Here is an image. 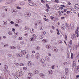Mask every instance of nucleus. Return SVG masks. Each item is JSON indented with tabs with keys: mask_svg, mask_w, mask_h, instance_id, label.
I'll use <instances>...</instances> for the list:
<instances>
[{
	"mask_svg": "<svg viewBox=\"0 0 79 79\" xmlns=\"http://www.w3.org/2000/svg\"><path fill=\"white\" fill-rule=\"evenodd\" d=\"M31 14L29 12H25L24 13V15L26 17H29L31 16Z\"/></svg>",
	"mask_w": 79,
	"mask_h": 79,
	"instance_id": "nucleus-1",
	"label": "nucleus"
},
{
	"mask_svg": "<svg viewBox=\"0 0 79 79\" xmlns=\"http://www.w3.org/2000/svg\"><path fill=\"white\" fill-rule=\"evenodd\" d=\"M52 49L53 51H54V52H55V53L58 52V49L56 48H53Z\"/></svg>",
	"mask_w": 79,
	"mask_h": 79,
	"instance_id": "nucleus-2",
	"label": "nucleus"
},
{
	"mask_svg": "<svg viewBox=\"0 0 79 79\" xmlns=\"http://www.w3.org/2000/svg\"><path fill=\"white\" fill-rule=\"evenodd\" d=\"M16 21L17 23H21V22H22V20L18 19L16 20Z\"/></svg>",
	"mask_w": 79,
	"mask_h": 79,
	"instance_id": "nucleus-3",
	"label": "nucleus"
},
{
	"mask_svg": "<svg viewBox=\"0 0 79 79\" xmlns=\"http://www.w3.org/2000/svg\"><path fill=\"white\" fill-rule=\"evenodd\" d=\"M74 8L76 10H78L79 8V6L78 4H76L74 6Z\"/></svg>",
	"mask_w": 79,
	"mask_h": 79,
	"instance_id": "nucleus-4",
	"label": "nucleus"
},
{
	"mask_svg": "<svg viewBox=\"0 0 79 79\" xmlns=\"http://www.w3.org/2000/svg\"><path fill=\"white\" fill-rule=\"evenodd\" d=\"M21 53H22L23 55H26L27 52H26V51L25 50H22Z\"/></svg>",
	"mask_w": 79,
	"mask_h": 79,
	"instance_id": "nucleus-5",
	"label": "nucleus"
},
{
	"mask_svg": "<svg viewBox=\"0 0 79 79\" xmlns=\"http://www.w3.org/2000/svg\"><path fill=\"white\" fill-rule=\"evenodd\" d=\"M28 1H29L30 2L28 3L29 5H30V6H33V3L31 2V0H28Z\"/></svg>",
	"mask_w": 79,
	"mask_h": 79,
	"instance_id": "nucleus-6",
	"label": "nucleus"
},
{
	"mask_svg": "<svg viewBox=\"0 0 79 79\" xmlns=\"http://www.w3.org/2000/svg\"><path fill=\"white\" fill-rule=\"evenodd\" d=\"M6 8H7V7L6 6H3L2 7V8L3 10H6V11H8V10L7 9H6Z\"/></svg>",
	"mask_w": 79,
	"mask_h": 79,
	"instance_id": "nucleus-7",
	"label": "nucleus"
},
{
	"mask_svg": "<svg viewBox=\"0 0 79 79\" xmlns=\"http://www.w3.org/2000/svg\"><path fill=\"white\" fill-rule=\"evenodd\" d=\"M65 74H68V68H66L65 69Z\"/></svg>",
	"mask_w": 79,
	"mask_h": 79,
	"instance_id": "nucleus-8",
	"label": "nucleus"
},
{
	"mask_svg": "<svg viewBox=\"0 0 79 79\" xmlns=\"http://www.w3.org/2000/svg\"><path fill=\"white\" fill-rule=\"evenodd\" d=\"M40 75L41 77H42V78H44V76H45V75H44V74L42 73H40Z\"/></svg>",
	"mask_w": 79,
	"mask_h": 79,
	"instance_id": "nucleus-9",
	"label": "nucleus"
},
{
	"mask_svg": "<svg viewBox=\"0 0 79 79\" xmlns=\"http://www.w3.org/2000/svg\"><path fill=\"white\" fill-rule=\"evenodd\" d=\"M34 74H37L39 73V71L37 70H35V71H33Z\"/></svg>",
	"mask_w": 79,
	"mask_h": 79,
	"instance_id": "nucleus-10",
	"label": "nucleus"
},
{
	"mask_svg": "<svg viewBox=\"0 0 79 79\" xmlns=\"http://www.w3.org/2000/svg\"><path fill=\"white\" fill-rule=\"evenodd\" d=\"M29 30V28L27 27H25L24 31L25 32H27Z\"/></svg>",
	"mask_w": 79,
	"mask_h": 79,
	"instance_id": "nucleus-11",
	"label": "nucleus"
},
{
	"mask_svg": "<svg viewBox=\"0 0 79 79\" xmlns=\"http://www.w3.org/2000/svg\"><path fill=\"white\" fill-rule=\"evenodd\" d=\"M40 61L41 63H44L45 62V60L44 59H41L40 60Z\"/></svg>",
	"mask_w": 79,
	"mask_h": 79,
	"instance_id": "nucleus-12",
	"label": "nucleus"
},
{
	"mask_svg": "<svg viewBox=\"0 0 79 79\" xmlns=\"http://www.w3.org/2000/svg\"><path fill=\"white\" fill-rule=\"evenodd\" d=\"M4 71H5V73H6V74H9V73H10V71L7 70V69L4 70Z\"/></svg>",
	"mask_w": 79,
	"mask_h": 79,
	"instance_id": "nucleus-13",
	"label": "nucleus"
},
{
	"mask_svg": "<svg viewBox=\"0 0 79 79\" xmlns=\"http://www.w3.org/2000/svg\"><path fill=\"white\" fill-rule=\"evenodd\" d=\"M30 31L31 34H33L34 32V29L32 28L30 30Z\"/></svg>",
	"mask_w": 79,
	"mask_h": 79,
	"instance_id": "nucleus-14",
	"label": "nucleus"
},
{
	"mask_svg": "<svg viewBox=\"0 0 79 79\" xmlns=\"http://www.w3.org/2000/svg\"><path fill=\"white\" fill-rule=\"evenodd\" d=\"M10 48L11 49H15V48H16L14 46H11L10 47Z\"/></svg>",
	"mask_w": 79,
	"mask_h": 79,
	"instance_id": "nucleus-15",
	"label": "nucleus"
},
{
	"mask_svg": "<svg viewBox=\"0 0 79 79\" xmlns=\"http://www.w3.org/2000/svg\"><path fill=\"white\" fill-rule=\"evenodd\" d=\"M4 68H5L4 69V70H5L8 69V66L6 65H5L4 66Z\"/></svg>",
	"mask_w": 79,
	"mask_h": 79,
	"instance_id": "nucleus-16",
	"label": "nucleus"
},
{
	"mask_svg": "<svg viewBox=\"0 0 79 79\" xmlns=\"http://www.w3.org/2000/svg\"><path fill=\"white\" fill-rule=\"evenodd\" d=\"M28 66H32V63L31 61H28Z\"/></svg>",
	"mask_w": 79,
	"mask_h": 79,
	"instance_id": "nucleus-17",
	"label": "nucleus"
},
{
	"mask_svg": "<svg viewBox=\"0 0 79 79\" xmlns=\"http://www.w3.org/2000/svg\"><path fill=\"white\" fill-rule=\"evenodd\" d=\"M76 35L75 34H73V35L72 36V38L73 39H74V38H76Z\"/></svg>",
	"mask_w": 79,
	"mask_h": 79,
	"instance_id": "nucleus-18",
	"label": "nucleus"
},
{
	"mask_svg": "<svg viewBox=\"0 0 79 79\" xmlns=\"http://www.w3.org/2000/svg\"><path fill=\"white\" fill-rule=\"evenodd\" d=\"M3 24L4 25H6L7 24V22L6 21H4L3 22Z\"/></svg>",
	"mask_w": 79,
	"mask_h": 79,
	"instance_id": "nucleus-19",
	"label": "nucleus"
},
{
	"mask_svg": "<svg viewBox=\"0 0 79 79\" xmlns=\"http://www.w3.org/2000/svg\"><path fill=\"white\" fill-rule=\"evenodd\" d=\"M35 38L34 37H32L30 39V40L31 41H34V40H35Z\"/></svg>",
	"mask_w": 79,
	"mask_h": 79,
	"instance_id": "nucleus-20",
	"label": "nucleus"
},
{
	"mask_svg": "<svg viewBox=\"0 0 79 79\" xmlns=\"http://www.w3.org/2000/svg\"><path fill=\"white\" fill-rule=\"evenodd\" d=\"M59 8H60V7H59V6H56L55 9L57 10H59Z\"/></svg>",
	"mask_w": 79,
	"mask_h": 79,
	"instance_id": "nucleus-21",
	"label": "nucleus"
},
{
	"mask_svg": "<svg viewBox=\"0 0 79 79\" xmlns=\"http://www.w3.org/2000/svg\"><path fill=\"white\" fill-rule=\"evenodd\" d=\"M34 25H35V28H37V22H35L34 23Z\"/></svg>",
	"mask_w": 79,
	"mask_h": 79,
	"instance_id": "nucleus-22",
	"label": "nucleus"
},
{
	"mask_svg": "<svg viewBox=\"0 0 79 79\" xmlns=\"http://www.w3.org/2000/svg\"><path fill=\"white\" fill-rule=\"evenodd\" d=\"M24 43V41H20V44L21 45H23Z\"/></svg>",
	"mask_w": 79,
	"mask_h": 79,
	"instance_id": "nucleus-23",
	"label": "nucleus"
},
{
	"mask_svg": "<svg viewBox=\"0 0 79 79\" xmlns=\"http://www.w3.org/2000/svg\"><path fill=\"white\" fill-rule=\"evenodd\" d=\"M46 6L47 8H48V9H50V7H49V5H48V4H47Z\"/></svg>",
	"mask_w": 79,
	"mask_h": 79,
	"instance_id": "nucleus-24",
	"label": "nucleus"
},
{
	"mask_svg": "<svg viewBox=\"0 0 79 79\" xmlns=\"http://www.w3.org/2000/svg\"><path fill=\"white\" fill-rule=\"evenodd\" d=\"M62 79H66V76H61Z\"/></svg>",
	"mask_w": 79,
	"mask_h": 79,
	"instance_id": "nucleus-25",
	"label": "nucleus"
},
{
	"mask_svg": "<svg viewBox=\"0 0 79 79\" xmlns=\"http://www.w3.org/2000/svg\"><path fill=\"white\" fill-rule=\"evenodd\" d=\"M20 4L21 5H24V2H20Z\"/></svg>",
	"mask_w": 79,
	"mask_h": 79,
	"instance_id": "nucleus-26",
	"label": "nucleus"
},
{
	"mask_svg": "<svg viewBox=\"0 0 79 79\" xmlns=\"http://www.w3.org/2000/svg\"><path fill=\"white\" fill-rule=\"evenodd\" d=\"M43 42L44 43L47 42V40L45 39H44L43 40Z\"/></svg>",
	"mask_w": 79,
	"mask_h": 79,
	"instance_id": "nucleus-27",
	"label": "nucleus"
},
{
	"mask_svg": "<svg viewBox=\"0 0 79 79\" xmlns=\"http://www.w3.org/2000/svg\"><path fill=\"white\" fill-rule=\"evenodd\" d=\"M75 72L76 73H77L79 72V70L78 69H75Z\"/></svg>",
	"mask_w": 79,
	"mask_h": 79,
	"instance_id": "nucleus-28",
	"label": "nucleus"
},
{
	"mask_svg": "<svg viewBox=\"0 0 79 79\" xmlns=\"http://www.w3.org/2000/svg\"><path fill=\"white\" fill-rule=\"evenodd\" d=\"M17 37V36L16 35H13V39H16Z\"/></svg>",
	"mask_w": 79,
	"mask_h": 79,
	"instance_id": "nucleus-29",
	"label": "nucleus"
},
{
	"mask_svg": "<svg viewBox=\"0 0 79 79\" xmlns=\"http://www.w3.org/2000/svg\"><path fill=\"white\" fill-rule=\"evenodd\" d=\"M39 38H40V39H43V38H44V36L42 35H40L39 36Z\"/></svg>",
	"mask_w": 79,
	"mask_h": 79,
	"instance_id": "nucleus-30",
	"label": "nucleus"
},
{
	"mask_svg": "<svg viewBox=\"0 0 79 79\" xmlns=\"http://www.w3.org/2000/svg\"><path fill=\"white\" fill-rule=\"evenodd\" d=\"M39 28L40 30H43V29H44V27L43 26L40 27Z\"/></svg>",
	"mask_w": 79,
	"mask_h": 79,
	"instance_id": "nucleus-31",
	"label": "nucleus"
},
{
	"mask_svg": "<svg viewBox=\"0 0 79 79\" xmlns=\"http://www.w3.org/2000/svg\"><path fill=\"white\" fill-rule=\"evenodd\" d=\"M19 77L22 76H23V73L21 72H19Z\"/></svg>",
	"mask_w": 79,
	"mask_h": 79,
	"instance_id": "nucleus-32",
	"label": "nucleus"
},
{
	"mask_svg": "<svg viewBox=\"0 0 79 79\" xmlns=\"http://www.w3.org/2000/svg\"><path fill=\"white\" fill-rule=\"evenodd\" d=\"M65 26H66V27H69V25L67 23L65 24Z\"/></svg>",
	"mask_w": 79,
	"mask_h": 79,
	"instance_id": "nucleus-33",
	"label": "nucleus"
},
{
	"mask_svg": "<svg viewBox=\"0 0 79 79\" xmlns=\"http://www.w3.org/2000/svg\"><path fill=\"white\" fill-rule=\"evenodd\" d=\"M73 50H77V47L76 46L74 47Z\"/></svg>",
	"mask_w": 79,
	"mask_h": 79,
	"instance_id": "nucleus-34",
	"label": "nucleus"
},
{
	"mask_svg": "<svg viewBox=\"0 0 79 79\" xmlns=\"http://www.w3.org/2000/svg\"><path fill=\"white\" fill-rule=\"evenodd\" d=\"M18 39L19 40H21L23 39V38H22V37H20L18 38Z\"/></svg>",
	"mask_w": 79,
	"mask_h": 79,
	"instance_id": "nucleus-35",
	"label": "nucleus"
},
{
	"mask_svg": "<svg viewBox=\"0 0 79 79\" xmlns=\"http://www.w3.org/2000/svg\"><path fill=\"white\" fill-rule=\"evenodd\" d=\"M8 34H9V35H12V33H11V31H10L8 32Z\"/></svg>",
	"mask_w": 79,
	"mask_h": 79,
	"instance_id": "nucleus-36",
	"label": "nucleus"
},
{
	"mask_svg": "<svg viewBox=\"0 0 79 79\" xmlns=\"http://www.w3.org/2000/svg\"><path fill=\"white\" fill-rule=\"evenodd\" d=\"M73 53H71V59H73Z\"/></svg>",
	"mask_w": 79,
	"mask_h": 79,
	"instance_id": "nucleus-37",
	"label": "nucleus"
},
{
	"mask_svg": "<svg viewBox=\"0 0 79 79\" xmlns=\"http://www.w3.org/2000/svg\"><path fill=\"white\" fill-rule=\"evenodd\" d=\"M19 72H17L16 73V74L19 77Z\"/></svg>",
	"mask_w": 79,
	"mask_h": 79,
	"instance_id": "nucleus-38",
	"label": "nucleus"
},
{
	"mask_svg": "<svg viewBox=\"0 0 79 79\" xmlns=\"http://www.w3.org/2000/svg\"><path fill=\"white\" fill-rule=\"evenodd\" d=\"M21 56H22V55H21V54H19L17 55L18 57H21Z\"/></svg>",
	"mask_w": 79,
	"mask_h": 79,
	"instance_id": "nucleus-39",
	"label": "nucleus"
},
{
	"mask_svg": "<svg viewBox=\"0 0 79 79\" xmlns=\"http://www.w3.org/2000/svg\"><path fill=\"white\" fill-rule=\"evenodd\" d=\"M45 59L46 60H50V58L48 57V56H47L45 57Z\"/></svg>",
	"mask_w": 79,
	"mask_h": 79,
	"instance_id": "nucleus-40",
	"label": "nucleus"
},
{
	"mask_svg": "<svg viewBox=\"0 0 79 79\" xmlns=\"http://www.w3.org/2000/svg\"><path fill=\"white\" fill-rule=\"evenodd\" d=\"M25 36L26 37H27L28 36V34L27 33H25L24 34Z\"/></svg>",
	"mask_w": 79,
	"mask_h": 79,
	"instance_id": "nucleus-41",
	"label": "nucleus"
},
{
	"mask_svg": "<svg viewBox=\"0 0 79 79\" xmlns=\"http://www.w3.org/2000/svg\"><path fill=\"white\" fill-rule=\"evenodd\" d=\"M42 34H43V35H45L46 34V33L45 32V31H43Z\"/></svg>",
	"mask_w": 79,
	"mask_h": 79,
	"instance_id": "nucleus-42",
	"label": "nucleus"
},
{
	"mask_svg": "<svg viewBox=\"0 0 79 79\" xmlns=\"http://www.w3.org/2000/svg\"><path fill=\"white\" fill-rule=\"evenodd\" d=\"M8 44H6V45H5L3 47H5V48H6V47H8Z\"/></svg>",
	"mask_w": 79,
	"mask_h": 79,
	"instance_id": "nucleus-43",
	"label": "nucleus"
},
{
	"mask_svg": "<svg viewBox=\"0 0 79 79\" xmlns=\"http://www.w3.org/2000/svg\"><path fill=\"white\" fill-rule=\"evenodd\" d=\"M46 48H48L49 49L50 48V46L48 45H47L46 46Z\"/></svg>",
	"mask_w": 79,
	"mask_h": 79,
	"instance_id": "nucleus-44",
	"label": "nucleus"
},
{
	"mask_svg": "<svg viewBox=\"0 0 79 79\" xmlns=\"http://www.w3.org/2000/svg\"><path fill=\"white\" fill-rule=\"evenodd\" d=\"M55 2H56V3H59V2H60V1H59L58 0H55Z\"/></svg>",
	"mask_w": 79,
	"mask_h": 79,
	"instance_id": "nucleus-45",
	"label": "nucleus"
},
{
	"mask_svg": "<svg viewBox=\"0 0 79 79\" xmlns=\"http://www.w3.org/2000/svg\"><path fill=\"white\" fill-rule=\"evenodd\" d=\"M67 56L68 58H69V53H67Z\"/></svg>",
	"mask_w": 79,
	"mask_h": 79,
	"instance_id": "nucleus-46",
	"label": "nucleus"
},
{
	"mask_svg": "<svg viewBox=\"0 0 79 79\" xmlns=\"http://www.w3.org/2000/svg\"><path fill=\"white\" fill-rule=\"evenodd\" d=\"M17 9H20V10L21 9V7L18 6L17 7Z\"/></svg>",
	"mask_w": 79,
	"mask_h": 79,
	"instance_id": "nucleus-47",
	"label": "nucleus"
},
{
	"mask_svg": "<svg viewBox=\"0 0 79 79\" xmlns=\"http://www.w3.org/2000/svg\"><path fill=\"white\" fill-rule=\"evenodd\" d=\"M33 36L34 37V38H35V39H36V35H35L33 34Z\"/></svg>",
	"mask_w": 79,
	"mask_h": 79,
	"instance_id": "nucleus-48",
	"label": "nucleus"
},
{
	"mask_svg": "<svg viewBox=\"0 0 79 79\" xmlns=\"http://www.w3.org/2000/svg\"><path fill=\"white\" fill-rule=\"evenodd\" d=\"M44 20H45L46 21H48V20L46 18H44Z\"/></svg>",
	"mask_w": 79,
	"mask_h": 79,
	"instance_id": "nucleus-49",
	"label": "nucleus"
},
{
	"mask_svg": "<svg viewBox=\"0 0 79 79\" xmlns=\"http://www.w3.org/2000/svg\"><path fill=\"white\" fill-rule=\"evenodd\" d=\"M17 48H18V49H20L21 47H20V46H17Z\"/></svg>",
	"mask_w": 79,
	"mask_h": 79,
	"instance_id": "nucleus-50",
	"label": "nucleus"
},
{
	"mask_svg": "<svg viewBox=\"0 0 79 79\" xmlns=\"http://www.w3.org/2000/svg\"><path fill=\"white\" fill-rule=\"evenodd\" d=\"M40 56V54L39 53H37L36 54V56Z\"/></svg>",
	"mask_w": 79,
	"mask_h": 79,
	"instance_id": "nucleus-51",
	"label": "nucleus"
},
{
	"mask_svg": "<svg viewBox=\"0 0 79 79\" xmlns=\"http://www.w3.org/2000/svg\"><path fill=\"white\" fill-rule=\"evenodd\" d=\"M8 56H9V57H11V56L12 55H11V54H8Z\"/></svg>",
	"mask_w": 79,
	"mask_h": 79,
	"instance_id": "nucleus-52",
	"label": "nucleus"
},
{
	"mask_svg": "<svg viewBox=\"0 0 79 79\" xmlns=\"http://www.w3.org/2000/svg\"><path fill=\"white\" fill-rule=\"evenodd\" d=\"M15 64L16 66L19 65V64L18 63H15Z\"/></svg>",
	"mask_w": 79,
	"mask_h": 79,
	"instance_id": "nucleus-53",
	"label": "nucleus"
},
{
	"mask_svg": "<svg viewBox=\"0 0 79 79\" xmlns=\"http://www.w3.org/2000/svg\"><path fill=\"white\" fill-rule=\"evenodd\" d=\"M40 57H39V56H36V58L37 59H38V58H40Z\"/></svg>",
	"mask_w": 79,
	"mask_h": 79,
	"instance_id": "nucleus-54",
	"label": "nucleus"
},
{
	"mask_svg": "<svg viewBox=\"0 0 79 79\" xmlns=\"http://www.w3.org/2000/svg\"><path fill=\"white\" fill-rule=\"evenodd\" d=\"M69 43H70V45L72 44V40H70L69 42Z\"/></svg>",
	"mask_w": 79,
	"mask_h": 79,
	"instance_id": "nucleus-55",
	"label": "nucleus"
},
{
	"mask_svg": "<svg viewBox=\"0 0 79 79\" xmlns=\"http://www.w3.org/2000/svg\"><path fill=\"white\" fill-rule=\"evenodd\" d=\"M20 66H24V64H20Z\"/></svg>",
	"mask_w": 79,
	"mask_h": 79,
	"instance_id": "nucleus-56",
	"label": "nucleus"
},
{
	"mask_svg": "<svg viewBox=\"0 0 79 79\" xmlns=\"http://www.w3.org/2000/svg\"><path fill=\"white\" fill-rule=\"evenodd\" d=\"M73 65L74 67H76V63H74V62L73 63Z\"/></svg>",
	"mask_w": 79,
	"mask_h": 79,
	"instance_id": "nucleus-57",
	"label": "nucleus"
},
{
	"mask_svg": "<svg viewBox=\"0 0 79 79\" xmlns=\"http://www.w3.org/2000/svg\"><path fill=\"white\" fill-rule=\"evenodd\" d=\"M27 78L28 79H31V77H27Z\"/></svg>",
	"mask_w": 79,
	"mask_h": 79,
	"instance_id": "nucleus-58",
	"label": "nucleus"
},
{
	"mask_svg": "<svg viewBox=\"0 0 79 79\" xmlns=\"http://www.w3.org/2000/svg\"><path fill=\"white\" fill-rule=\"evenodd\" d=\"M15 28H12V30L13 31V32H15Z\"/></svg>",
	"mask_w": 79,
	"mask_h": 79,
	"instance_id": "nucleus-59",
	"label": "nucleus"
},
{
	"mask_svg": "<svg viewBox=\"0 0 79 79\" xmlns=\"http://www.w3.org/2000/svg\"><path fill=\"white\" fill-rule=\"evenodd\" d=\"M10 23L11 24H14V22L13 21H11L10 22Z\"/></svg>",
	"mask_w": 79,
	"mask_h": 79,
	"instance_id": "nucleus-60",
	"label": "nucleus"
},
{
	"mask_svg": "<svg viewBox=\"0 0 79 79\" xmlns=\"http://www.w3.org/2000/svg\"><path fill=\"white\" fill-rule=\"evenodd\" d=\"M40 49V47H38L36 48V50H39Z\"/></svg>",
	"mask_w": 79,
	"mask_h": 79,
	"instance_id": "nucleus-61",
	"label": "nucleus"
},
{
	"mask_svg": "<svg viewBox=\"0 0 79 79\" xmlns=\"http://www.w3.org/2000/svg\"><path fill=\"white\" fill-rule=\"evenodd\" d=\"M15 34L16 35H18V32H14Z\"/></svg>",
	"mask_w": 79,
	"mask_h": 79,
	"instance_id": "nucleus-62",
	"label": "nucleus"
},
{
	"mask_svg": "<svg viewBox=\"0 0 79 79\" xmlns=\"http://www.w3.org/2000/svg\"><path fill=\"white\" fill-rule=\"evenodd\" d=\"M51 19H53L54 18V17H52V16H51Z\"/></svg>",
	"mask_w": 79,
	"mask_h": 79,
	"instance_id": "nucleus-63",
	"label": "nucleus"
},
{
	"mask_svg": "<svg viewBox=\"0 0 79 79\" xmlns=\"http://www.w3.org/2000/svg\"><path fill=\"white\" fill-rule=\"evenodd\" d=\"M66 11H67V9H64V12H66Z\"/></svg>",
	"mask_w": 79,
	"mask_h": 79,
	"instance_id": "nucleus-64",
	"label": "nucleus"
}]
</instances>
